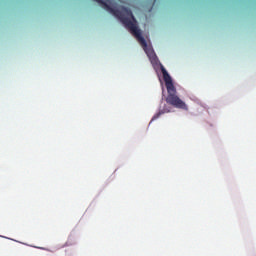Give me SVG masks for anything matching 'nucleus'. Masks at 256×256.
<instances>
[{
  "instance_id": "obj_3",
  "label": "nucleus",
  "mask_w": 256,
  "mask_h": 256,
  "mask_svg": "<svg viewBox=\"0 0 256 256\" xmlns=\"http://www.w3.org/2000/svg\"><path fill=\"white\" fill-rule=\"evenodd\" d=\"M161 116V112L156 114L153 118L152 121H155V119H159V117Z\"/></svg>"
},
{
  "instance_id": "obj_2",
  "label": "nucleus",
  "mask_w": 256,
  "mask_h": 256,
  "mask_svg": "<svg viewBox=\"0 0 256 256\" xmlns=\"http://www.w3.org/2000/svg\"><path fill=\"white\" fill-rule=\"evenodd\" d=\"M69 245H73V237L69 236L68 241L65 243V247H69Z\"/></svg>"
},
{
  "instance_id": "obj_1",
  "label": "nucleus",
  "mask_w": 256,
  "mask_h": 256,
  "mask_svg": "<svg viewBox=\"0 0 256 256\" xmlns=\"http://www.w3.org/2000/svg\"><path fill=\"white\" fill-rule=\"evenodd\" d=\"M163 79L165 81L166 89H167V97H166V103L168 105H172V107H175L176 109H182L183 111H189V107L187 104L177 96V89L175 88V85L173 84V80L171 79V76L169 75V72L162 67L161 69Z\"/></svg>"
}]
</instances>
